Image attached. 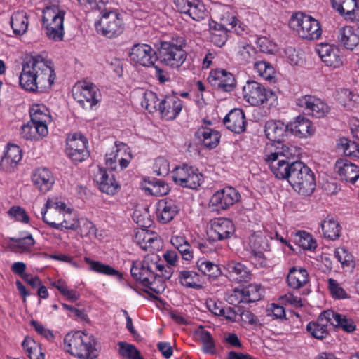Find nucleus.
<instances>
[{
	"label": "nucleus",
	"instance_id": "obj_64",
	"mask_svg": "<svg viewBox=\"0 0 359 359\" xmlns=\"http://www.w3.org/2000/svg\"><path fill=\"white\" fill-rule=\"evenodd\" d=\"M257 45L259 51L264 53L271 54L276 50V45L266 37L259 38Z\"/></svg>",
	"mask_w": 359,
	"mask_h": 359
},
{
	"label": "nucleus",
	"instance_id": "obj_12",
	"mask_svg": "<svg viewBox=\"0 0 359 359\" xmlns=\"http://www.w3.org/2000/svg\"><path fill=\"white\" fill-rule=\"evenodd\" d=\"M172 179L176 184L182 187L196 189L203 182V175L198 169L184 165L173 170Z\"/></svg>",
	"mask_w": 359,
	"mask_h": 359
},
{
	"label": "nucleus",
	"instance_id": "obj_48",
	"mask_svg": "<svg viewBox=\"0 0 359 359\" xmlns=\"http://www.w3.org/2000/svg\"><path fill=\"white\" fill-rule=\"evenodd\" d=\"M118 346H119L118 353L122 357L127 359H144L134 345L120 341L118 343Z\"/></svg>",
	"mask_w": 359,
	"mask_h": 359
},
{
	"label": "nucleus",
	"instance_id": "obj_26",
	"mask_svg": "<svg viewBox=\"0 0 359 359\" xmlns=\"http://www.w3.org/2000/svg\"><path fill=\"white\" fill-rule=\"evenodd\" d=\"M95 177L102 192L113 196L118 191L120 185L116 182L114 175L111 172L109 173L106 170L100 168Z\"/></svg>",
	"mask_w": 359,
	"mask_h": 359
},
{
	"label": "nucleus",
	"instance_id": "obj_36",
	"mask_svg": "<svg viewBox=\"0 0 359 359\" xmlns=\"http://www.w3.org/2000/svg\"><path fill=\"white\" fill-rule=\"evenodd\" d=\"M327 317V316H324L322 312L317 321H311L307 325L306 329L313 337L323 339L328 335L327 327L328 324L331 325V321Z\"/></svg>",
	"mask_w": 359,
	"mask_h": 359
},
{
	"label": "nucleus",
	"instance_id": "obj_11",
	"mask_svg": "<svg viewBox=\"0 0 359 359\" xmlns=\"http://www.w3.org/2000/svg\"><path fill=\"white\" fill-rule=\"evenodd\" d=\"M74 99L84 109H92L101 99L96 85L86 81L78 82L72 89Z\"/></svg>",
	"mask_w": 359,
	"mask_h": 359
},
{
	"label": "nucleus",
	"instance_id": "obj_4",
	"mask_svg": "<svg viewBox=\"0 0 359 359\" xmlns=\"http://www.w3.org/2000/svg\"><path fill=\"white\" fill-rule=\"evenodd\" d=\"M96 341L92 335L81 331L69 332L64 338V346L71 355L83 359H93L97 355Z\"/></svg>",
	"mask_w": 359,
	"mask_h": 359
},
{
	"label": "nucleus",
	"instance_id": "obj_30",
	"mask_svg": "<svg viewBox=\"0 0 359 359\" xmlns=\"http://www.w3.org/2000/svg\"><path fill=\"white\" fill-rule=\"evenodd\" d=\"M32 180L35 187L42 193L48 191L55 180L51 172L46 168H39L34 170Z\"/></svg>",
	"mask_w": 359,
	"mask_h": 359
},
{
	"label": "nucleus",
	"instance_id": "obj_2",
	"mask_svg": "<svg viewBox=\"0 0 359 359\" xmlns=\"http://www.w3.org/2000/svg\"><path fill=\"white\" fill-rule=\"evenodd\" d=\"M294 147L285 144L281 147H268L264 155V159L271 171L277 179L288 180L294 168Z\"/></svg>",
	"mask_w": 359,
	"mask_h": 359
},
{
	"label": "nucleus",
	"instance_id": "obj_35",
	"mask_svg": "<svg viewBox=\"0 0 359 359\" xmlns=\"http://www.w3.org/2000/svg\"><path fill=\"white\" fill-rule=\"evenodd\" d=\"M196 136L200 140L203 145L209 149L215 148L220 140V133L207 127L200 128L196 133Z\"/></svg>",
	"mask_w": 359,
	"mask_h": 359
},
{
	"label": "nucleus",
	"instance_id": "obj_42",
	"mask_svg": "<svg viewBox=\"0 0 359 359\" xmlns=\"http://www.w3.org/2000/svg\"><path fill=\"white\" fill-rule=\"evenodd\" d=\"M24 350L30 359H44L41 346L31 337H25L22 343Z\"/></svg>",
	"mask_w": 359,
	"mask_h": 359
},
{
	"label": "nucleus",
	"instance_id": "obj_8",
	"mask_svg": "<svg viewBox=\"0 0 359 359\" xmlns=\"http://www.w3.org/2000/svg\"><path fill=\"white\" fill-rule=\"evenodd\" d=\"M289 26L301 38L307 40L318 39L322 34L318 21L302 13L293 14L290 19Z\"/></svg>",
	"mask_w": 359,
	"mask_h": 359
},
{
	"label": "nucleus",
	"instance_id": "obj_13",
	"mask_svg": "<svg viewBox=\"0 0 359 359\" xmlns=\"http://www.w3.org/2000/svg\"><path fill=\"white\" fill-rule=\"evenodd\" d=\"M296 105L303 109L307 115L318 118L326 116L330 111V107L326 102L311 95H306L297 98Z\"/></svg>",
	"mask_w": 359,
	"mask_h": 359
},
{
	"label": "nucleus",
	"instance_id": "obj_45",
	"mask_svg": "<svg viewBox=\"0 0 359 359\" xmlns=\"http://www.w3.org/2000/svg\"><path fill=\"white\" fill-rule=\"evenodd\" d=\"M338 147L343 150L346 156L359 157V142L351 141L346 138H341L339 140Z\"/></svg>",
	"mask_w": 359,
	"mask_h": 359
},
{
	"label": "nucleus",
	"instance_id": "obj_1",
	"mask_svg": "<svg viewBox=\"0 0 359 359\" xmlns=\"http://www.w3.org/2000/svg\"><path fill=\"white\" fill-rule=\"evenodd\" d=\"M51 64L41 55L27 58L19 76L20 86L32 93H43L50 89L56 77Z\"/></svg>",
	"mask_w": 359,
	"mask_h": 359
},
{
	"label": "nucleus",
	"instance_id": "obj_15",
	"mask_svg": "<svg viewBox=\"0 0 359 359\" xmlns=\"http://www.w3.org/2000/svg\"><path fill=\"white\" fill-rule=\"evenodd\" d=\"M129 57L133 62L144 67L153 66L158 60L156 52L151 46L145 43L133 45Z\"/></svg>",
	"mask_w": 359,
	"mask_h": 359
},
{
	"label": "nucleus",
	"instance_id": "obj_6",
	"mask_svg": "<svg viewBox=\"0 0 359 359\" xmlns=\"http://www.w3.org/2000/svg\"><path fill=\"white\" fill-rule=\"evenodd\" d=\"M288 182L299 194L311 195L316 189V179L313 171L303 162L295 161Z\"/></svg>",
	"mask_w": 359,
	"mask_h": 359
},
{
	"label": "nucleus",
	"instance_id": "obj_41",
	"mask_svg": "<svg viewBox=\"0 0 359 359\" xmlns=\"http://www.w3.org/2000/svg\"><path fill=\"white\" fill-rule=\"evenodd\" d=\"M144 189L150 195L157 197L166 195L170 190L169 186L164 181L156 179L149 181Z\"/></svg>",
	"mask_w": 359,
	"mask_h": 359
},
{
	"label": "nucleus",
	"instance_id": "obj_49",
	"mask_svg": "<svg viewBox=\"0 0 359 359\" xmlns=\"http://www.w3.org/2000/svg\"><path fill=\"white\" fill-rule=\"evenodd\" d=\"M86 262L89 264L90 269L95 272L110 276H120V273L111 266L104 264L97 261H93L89 258H85Z\"/></svg>",
	"mask_w": 359,
	"mask_h": 359
},
{
	"label": "nucleus",
	"instance_id": "obj_16",
	"mask_svg": "<svg viewBox=\"0 0 359 359\" xmlns=\"http://www.w3.org/2000/svg\"><path fill=\"white\" fill-rule=\"evenodd\" d=\"M241 195L236 189L227 187L215 192L210 200V203L215 210H226L238 202Z\"/></svg>",
	"mask_w": 359,
	"mask_h": 359
},
{
	"label": "nucleus",
	"instance_id": "obj_53",
	"mask_svg": "<svg viewBox=\"0 0 359 359\" xmlns=\"http://www.w3.org/2000/svg\"><path fill=\"white\" fill-rule=\"evenodd\" d=\"M135 239L140 247L145 250L151 247V243L158 241L156 234L150 233L144 229H142L137 233Z\"/></svg>",
	"mask_w": 359,
	"mask_h": 359
},
{
	"label": "nucleus",
	"instance_id": "obj_17",
	"mask_svg": "<svg viewBox=\"0 0 359 359\" xmlns=\"http://www.w3.org/2000/svg\"><path fill=\"white\" fill-rule=\"evenodd\" d=\"M235 231L232 221L227 218L215 219L208 231L209 239L213 242L230 238Z\"/></svg>",
	"mask_w": 359,
	"mask_h": 359
},
{
	"label": "nucleus",
	"instance_id": "obj_23",
	"mask_svg": "<svg viewBox=\"0 0 359 359\" xmlns=\"http://www.w3.org/2000/svg\"><path fill=\"white\" fill-rule=\"evenodd\" d=\"M182 101L175 95L166 96L158 103V110L166 120H173L182 109Z\"/></svg>",
	"mask_w": 359,
	"mask_h": 359
},
{
	"label": "nucleus",
	"instance_id": "obj_61",
	"mask_svg": "<svg viewBox=\"0 0 359 359\" xmlns=\"http://www.w3.org/2000/svg\"><path fill=\"white\" fill-rule=\"evenodd\" d=\"M226 302L233 306H238L239 304L244 303V297L242 290L235 288L226 294Z\"/></svg>",
	"mask_w": 359,
	"mask_h": 359
},
{
	"label": "nucleus",
	"instance_id": "obj_58",
	"mask_svg": "<svg viewBox=\"0 0 359 359\" xmlns=\"http://www.w3.org/2000/svg\"><path fill=\"white\" fill-rule=\"evenodd\" d=\"M250 242V253L258 252H264L269 250V245L265 237L255 236Z\"/></svg>",
	"mask_w": 359,
	"mask_h": 359
},
{
	"label": "nucleus",
	"instance_id": "obj_63",
	"mask_svg": "<svg viewBox=\"0 0 359 359\" xmlns=\"http://www.w3.org/2000/svg\"><path fill=\"white\" fill-rule=\"evenodd\" d=\"M79 3L86 9L99 10L100 12L104 10L109 0H78Z\"/></svg>",
	"mask_w": 359,
	"mask_h": 359
},
{
	"label": "nucleus",
	"instance_id": "obj_39",
	"mask_svg": "<svg viewBox=\"0 0 359 359\" xmlns=\"http://www.w3.org/2000/svg\"><path fill=\"white\" fill-rule=\"evenodd\" d=\"M180 284L188 288L201 289V276L194 271H181L179 273Z\"/></svg>",
	"mask_w": 359,
	"mask_h": 359
},
{
	"label": "nucleus",
	"instance_id": "obj_29",
	"mask_svg": "<svg viewBox=\"0 0 359 359\" xmlns=\"http://www.w3.org/2000/svg\"><path fill=\"white\" fill-rule=\"evenodd\" d=\"M332 7L346 19L359 18V0H331Z\"/></svg>",
	"mask_w": 359,
	"mask_h": 359
},
{
	"label": "nucleus",
	"instance_id": "obj_47",
	"mask_svg": "<svg viewBox=\"0 0 359 359\" xmlns=\"http://www.w3.org/2000/svg\"><path fill=\"white\" fill-rule=\"evenodd\" d=\"M244 303L255 302L261 299V287L255 284H250L242 289Z\"/></svg>",
	"mask_w": 359,
	"mask_h": 359
},
{
	"label": "nucleus",
	"instance_id": "obj_55",
	"mask_svg": "<svg viewBox=\"0 0 359 359\" xmlns=\"http://www.w3.org/2000/svg\"><path fill=\"white\" fill-rule=\"evenodd\" d=\"M159 102L156 93L152 91H147L144 93V99L141 104L149 112L151 113L158 110Z\"/></svg>",
	"mask_w": 359,
	"mask_h": 359
},
{
	"label": "nucleus",
	"instance_id": "obj_21",
	"mask_svg": "<svg viewBox=\"0 0 359 359\" xmlns=\"http://www.w3.org/2000/svg\"><path fill=\"white\" fill-rule=\"evenodd\" d=\"M224 269L226 276L231 281L237 283H247L252 278L250 270L241 262L229 261L225 264Z\"/></svg>",
	"mask_w": 359,
	"mask_h": 359
},
{
	"label": "nucleus",
	"instance_id": "obj_7",
	"mask_svg": "<svg viewBox=\"0 0 359 359\" xmlns=\"http://www.w3.org/2000/svg\"><path fill=\"white\" fill-rule=\"evenodd\" d=\"M244 99L252 106L273 105L277 102L276 94L255 81H248L243 88Z\"/></svg>",
	"mask_w": 359,
	"mask_h": 359
},
{
	"label": "nucleus",
	"instance_id": "obj_44",
	"mask_svg": "<svg viewBox=\"0 0 359 359\" xmlns=\"http://www.w3.org/2000/svg\"><path fill=\"white\" fill-rule=\"evenodd\" d=\"M46 211L43 212V221L46 223L48 225H49L50 227L57 229V230H62V229H72V230H76L80 225V222L76 219H64L62 222L60 223H57L54 221H50L48 219V217L46 215Z\"/></svg>",
	"mask_w": 359,
	"mask_h": 359
},
{
	"label": "nucleus",
	"instance_id": "obj_5",
	"mask_svg": "<svg viewBox=\"0 0 359 359\" xmlns=\"http://www.w3.org/2000/svg\"><path fill=\"white\" fill-rule=\"evenodd\" d=\"M185 46L186 41L182 36L173 37L168 41H161L158 59L167 66L178 68L183 65L187 57L184 50Z\"/></svg>",
	"mask_w": 359,
	"mask_h": 359
},
{
	"label": "nucleus",
	"instance_id": "obj_34",
	"mask_svg": "<svg viewBox=\"0 0 359 359\" xmlns=\"http://www.w3.org/2000/svg\"><path fill=\"white\" fill-rule=\"evenodd\" d=\"M309 281V273L303 268L292 267L287 276V282L290 288L298 290Z\"/></svg>",
	"mask_w": 359,
	"mask_h": 359
},
{
	"label": "nucleus",
	"instance_id": "obj_56",
	"mask_svg": "<svg viewBox=\"0 0 359 359\" xmlns=\"http://www.w3.org/2000/svg\"><path fill=\"white\" fill-rule=\"evenodd\" d=\"M200 339L203 344V350L205 353L215 354V344L214 339L207 330H202L199 334Z\"/></svg>",
	"mask_w": 359,
	"mask_h": 359
},
{
	"label": "nucleus",
	"instance_id": "obj_37",
	"mask_svg": "<svg viewBox=\"0 0 359 359\" xmlns=\"http://www.w3.org/2000/svg\"><path fill=\"white\" fill-rule=\"evenodd\" d=\"M10 24L15 34H24L29 25L27 13L24 11L14 12L11 17Z\"/></svg>",
	"mask_w": 359,
	"mask_h": 359
},
{
	"label": "nucleus",
	"instance_id": "obj_9",
	"mask_svg": "<svg viewBox=\"0 0 359 359\" xmlns=\"http://www.w3.org/2000/svg\"><path fill=\"white\" fill-rule=\"evenodd\" d=\"M65 12L57 6L46 7L43 11V25L48 38L62 41L64 35L63 21Z\"/></svg>",
	"mask_w": 359,
	"mask_h": 359
},
{
	"label": "nucleus",
	"instance_id": "obj_57",
	"mask_svg": "<svg viewBox=\"0 0 359 359\" xmlns=\"http://www.w3.org/2000/svg\"><path fill=\"white\" fill-rule=\"evenodd\" d=\"M327 283L328 289L332 297L339 299L348 298V294L340 286V285L336 280L333 278H329Z\"/></svg>",
	"mask_w": 359,
	"mask_h": 359
},
{
	"label": "nucleus",
	"instance_id": "obj_51",
	"mask_svg": "<svg viewBox=\"0 0 359 359\" xmlns=\"http://www.w3.org/2000/svg\"><path fill=\"white\" fill-rule=\"evenodd\" d=\"M65 208L66 204L58 200L57 198H48L41 210V215H43V211H46V213H48V210H49L50 214L58 213L59 215H61L63 214Z\"/></svg>",
	"mask_w": 359,
	"mask_h": 359
},
{
	"label": "nucleus",
	"instance_id": "obj_62",
	"mask_svg": "<svg viewBox=\"0 0 359 359\" xmlns=\"http://www.w3.org/2000/svg\"><path fill=\"white\" fill-rule=\"evenodd\" d=\"M228 29H220L217 31H212L211 41L219 47L223 46L228 39V32H232Z\"/></svg>",
	"mask_w": 359,
	"mask_h": 359
},
{
	"label": "nucleus",
	"instance_id": "obj_22",
	"mask_svg": "<svg viewBox=\"0 0 359 359\" xmlns=\"http://www.w3.org/2000/svg\"><path fill=\"white\" fill-rule=\"evenodd\" d=\"M316 52L327 66L339 68L343 65L342 56L339 50L330 44L323 43L318 44Z\"/></svg>",
	"mask_w": 359,
	"mask_h": 359
},
{
	"label": "nucleus",
	"instance_id": "obj_32",
	"mask_svg": "<svg viewBox=\"0 0 359 359\" xmlns=\"http://www.w3.org/2000/svg\"><path fill=\"white\" fill-rule=\"evenodd\" d=\"M289 132L299 137H307L314 133L315 128L307 118L299 116L288 123Z\"/></svg>",
	"mask_w": 359,
	"mask_h": 359
},
{
	"label": "nucleus",
	"instance_id": "obj_43",
	"mask_svg": "<svg viewBox=\"0 0 359 359\" xmlns=\"http://www.w3.org/2000/svg\"><path fill=\"white\" fill-rule=\"evenodd\" d=\"M321 228L325 237L330 240H336L340 236L341 226L333 219L325 220L322 223Z\"/></svg>",
	"mask_w": 359,
	"mask_h": 359
},
{
	"label": "nucleus",
	"instance_id": "obj_46",
	"mask_svg": "<svg viewBox=\"0 0 359 359\" xmlns=\"http://www.w3.org/2000/svg\"><path fill=\"white\" fill-rule=\"evenodd\" d=\"M29 113L33 123H48L50 120V116L44 106L35 105L31 108Z\"/></svg>",
	"mask_w": 359,
	"mask_h": 359
},
{
	"label": "nucleus",
	"instance_id": "obj_52",
	"mask_svg": "<svg viewBox=\"0 0 359 359\" xmlns=\"http://www.w3.org/2000/svg\"><path fill=\"white\" fill-rule=\"evenodd\" d=\"M254 68L259 75L266 80L271 81L274 77L275 69L269 62L266 61L256 62L254 65Z\"/></svg>",
	"mask_w": 359,
	"mask_h": 359
},
{
	"label": "nucleus",
	"instance_id": "obj_28",
	"mask_svg": "<svg viewBox=\"0 0 359 359\" xmlns=\"http://www.w3.org/2000/svg\"><path fill=\"white\" fill-rule=\"evenodd\" d=\"M335 170L342 180L353 184L359 178V167L347 160H338L335 164Z\"/></svg>",
	"mask_w": 359,
	"mask_h": 359
},
{
	"label": "nucleus",
	"instance_id": "obj_19",
	"mask_svg": "<svg viewBox=\"0 0 359 359\" xmlns=\"http://www.w3.org/2000/svg\"><path fill=\"white\" fill-rule=\"evenodd\" d=\"M208 80L211 86L215 88L226 92L231 91L236 86V79L233 75L225 69L211 71Z\"/></svg>",
	"mask_w": 359,
	"mask_h": 359
},
{
	"label": "nucleus",
	"instance_id": "obj_27",
	"mask_svg": "<svg viewBox=\"0 0 359 359\" xmlns=\"http://www.w3.org/2000/svg\"><path fill=\"white\" fill-rule=\"evenodd\" d=\"M224 124L226 128L235 133H241L245 130L246 118L244 111L241 109H232L224 118Z\"/></svg>",
	"mask_w": 359,
	"mask_h": 359
},
{
	"label": "nucleus",
	"instance_id": "obj_31",
	"mask_svg": "<svg viewBox=\"0 0 359 359\" xmlns=\"http://www.w3.org/2000/svg\"><path fill=\"white\" fill-rule=\"evenodd\" d=\"M337 42L344 48L353 50L359 45V36L355 29L351 26H344L337 33Z\"/></svg>",
	"mask_w": 359,
	"mask_h": 359
},
{
	"label": "nucleus",
	"instance_id": "obj_20",
	"mask_svg": "<svg viewBox=\"0 0 359 359\" xmlns=\"http://www.w3.org/2000/svg\"><path fill=\"white\" fill-rule=\"evenodd\" d=\"M180 210V203L172 198L160 200L157 205L156 215L158 222L167 224L171 222Z\"/></svg>",
	"mask_w": 359,
	"mask_h": 359
},
{
	"label": "nucleus",
	"instance_id": "obj_18",
	"mask_svg": "<svg viewBox=\"0 0 359 359\" xmlns=\"http://www.w3.org/2000/svg\"><path fill=\"white\" fill-rule=\"evenodd\" d=\"M177 10L193 20L200 21L208 15L205 5L200 0H175Z\"/></svg>",
	"mask_w": 359,
	"mask_h": 359
},
{
	"label": "nucleus",
	"instance_id": "obj_10",
	"mask_svg": "<svg viewBox=\"0 0 359 359\" xmlns=\"http://www.w3.org/2000/svg\"><path fill=\"white\" fill-rule=\"evenodd\" d=\"M100 13L102 15L100 20L95 23L98 33L111 39L116 37L123 32V20L117 11H108L104 8Z\"/></svg>",
	"mask_w": 359,
	"mask_h": 359
},
{
	"label": "nucleus",
	"instance_id": "obj_60",
	"mask_svg": "<svg viewBox=\"0 0 359 359\" xmlns=\"http://www.w3.org/2000/svg\"><path fill=\"white\" fill-rule=\"evenodd\" d=\"M238 22V20L236 17H231L228 23H217L213 22L214 25L210 24V27L212 31H217L220 29H228L229 31H234L237 34H239V30L236 27Z\"/></svg>",
	"mask_w": 359,
	"mask_h": 359
},
{
	"label": "nucleus",
	"instance_id": "obj_59",
	"mask_svg": "<svg viewBox=\"0 0 359 359\" xmlns=\"http://www.w3.org/2000/svg\"><path fill=\"white\" fill-rule=\"evenodd\" d=\"M153 170L158 176H166L170 172L169 163L163 157H158L155 161L153 165Z\"/></svg>",
	"mask_w": 359,
	"mask_h": 359
},
{
	"label": "nucleus",
	"instance_id": "obj_50",
	"mask_svg": "<svg viewBox=\"0 0 359 359\" xmlns=\"http://www.w3.org/2000/svg\"><path fill=\"white\" fill-rule=\"evenodd\" d=\"M86 262L89 264L90 269L95 272L110 276H120V273L111 266L104 264L97 261H93L89 258H85Z\"/></svg>",
	"mask_w": 359,
	"mask_h": 359
},
{
	"label": "nucleus",
	"instance_id": "obj_3",
	"mask_svg": "<svg viewBox=\"0 0 359 359\" xmlns=\"http://www.w3.org/2000/svg\"><path fill=\"white\" fill-rule=\"evenodd\" d=\"M158 260V257L153 255L146 257L142 262H133L130 273L133 278L144 286L156 294H161L165 290L166 284L158 283V274L155 271L163 269L161 266H157Z\"/></svg>",
	"mask_w": 359,
	"mask_h": 359
},
{
	"label": "nucleus",
	"instance_id": "obj_25",
	"mask_svg": "<svg viewBox=\"0 0 359 359\" xmlns=\"http://www.w3.org/2000/svg\"><path fill=\"white\" fill-rule=\"evenodd\" d=\"M22 159L20 148L13 144H8L0 161V170L11 172Z\"/></svg>",
	"mask_w": 359,
	"mask_h": 359
},
{
	"label": "nucleus",
	"instance_id": "obj_14",
	"mask_svg": "<svg viewBox=\"0 0 359 359\" xmlns=\"http://www.w3.org/2000/svg\"><path fill=\"white\" fill-rule=\"evenodd\" d=\"M88 141L81 133H74L67 137V155L75 162H81L88 156Z\"/></svg>",
	"mask_w": 359,
	"mask_h": 359
},
{
	"label": "nucleus",
	"instance_id": "obj_33",
	"mask_svg": "<svg viewBox=\"0 0 359 359\" xmlns=\"http://www.w3.org/2000/svg\"><path fill=\"white\" fill-rule=\"evenodd\" d=\"M323 316H327V318L330 320L332 325L340 327L346 332H353L356 329L353 320L345 315L335 313L332 310H327L323 311Z\"/></svg>",
	"mask_w": 359,
	"mask_h": 359
},
{
	"label": "nucleus",
	"instance_id": "obj_38",
	"mask_svg": "<svg viewBox=\"0 0 359 359\" xmlns=\"http://www.w3.org/2000/svg\"><path fill=\"white\" fill-rule=\"evenodd\" d=\"M170 243L179 251L184 260L190 261L193 259L192 246L184 236H172Z\"/></svg>",
	"mask_w": 359,
	"mask_h": 359
},
{
	"label": "nucleus",
	"instance_id": "obj_54",
	"mask_svg": "<svg viewBox=\"0 0 359 359\" xmlns=\"http://www.w3.org/2000/svg\"><path fill=\"white\" fill-rule=\"evenodd\" d=\"M295 243L305 250H311L316 248V242L310 233L305 231H299L296 233Z\"/></svg>",
	"mask_w": 359,
	"mask_h": 359
},
{
	"label": "nucleus",
	"instance_id": "obj_40",
	"mask_svg": "<svg viewBox=\"0 0 359 359\" xmlns=\"http://www.w3.org/2000/svg\"><path fill=\"white\" fill-rule=\"evenodd\" d=\"M198 269L209 278L215 279L222 274L219 266L208 260L199 259L196 262Z\"/></svg>",
	"mask_w": 359,
	"mask_h": 359
},
{
	"label": "nucleus",
	"instance_id": "obj_24",
	"mask_svg": "<svg viewBox=\"0 0 359 359\" xmlns=\"http://www.w3.org/2000/svg\"><path fill=\"white\" fill-rule=\"evenodd\" d=\"M264 132L269 140L276 142L278 143L277 147H281L282 142L284 141L285 137L287 136V132H289L288 124L285 125L280 121L270 120L265 124ZM272 146L273 147V145Z\"/></svg>",
	"mask_w": 359,
	"mask_h": 359
}]
</instances>
